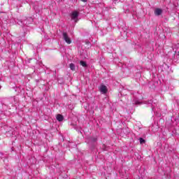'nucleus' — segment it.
<instances>
[{
    "instance_id": "nucleus-1",
    "label": "nucleus",
    "mask_w": 179,
    "mask_h": 179,
    "mask_svg": "<svg viewBox=\"0 0 179 179\" xmlns=\"http://www.w3.org/2000/svg\"><path fill=\"white\" fill-rule=\"evenodd\" d=\"M17 23L20 26H27V24H31L33 23L34 20L32 17H28L22 21L21 20H17Z\"/></svg>"
},
{
    "instance_id": "nucleus-2",
    "label": "nucleus",
    "mask_w": 179,
    "mask_h": 179,
    "mask_svg": "<svg viewBox=\"0 0 179 179\" xmlns=\"http://www.w3.org/2000/svg\"><path fill=\"white\" fill-rule=\"evenodd\" d=\"M87 143L91 148H94V146H96V143H97V137L96 136L87 137Z\"/></svg>"
},
{
    "instance_id": "nucleus-3",
    "label": "nucleus",
    "mask_w": 179,
    "mask_h": 179,
    "mask_svg": "<svg viewBox=\"0 0 179 179\" xmlns=\"http://www.w3.org/2000/svg\"><path fill=\"white\" fill-rule=\"evenodd\" d=\"M62 36H63V40H64V41L67 44H71V43H72V41L71 40V38H69V36H68V33L63 32Z\"/></svg>"
},
{
    "instance_id": "nucleus-4",
    "label": "nucleus",
    "mask_w": 179,
    "mask_h": 179,
    "mask_svg": "<svg viewBox=\"0 0 179 179\" xmlns=\"http://www.w3.org/2000/svg\"><path fill=\"white\" fill-rule=\"evenodd\" d=\"M71 20H75V22H78V17H79V13L76 10L73 11L71 15Z\"/></svg>"
},
{
    "instance_id": "nucleus-5",
    "label": "nucleus",
    "mask_w": 179,
    "mask_h": 179,
    "mask_svg": "<svg viewBox=\"0 0 179 179\" xmlns=\"http://www.w3.org/2000/svg\"><path fill=\"white\" fill-rule=\"evenodd\" d=\"M171 59H173L176 62H179V52H176L175 54H173Z\"/></svg>"
},
{
    "instance_id": "nucleus-6",
    "label": "nucleus",
    "mask_w": 179,
    "mask_h": 179,
    "mask_svg": "<svg viewBox=\"0 0 179 179\" xmlns=\"http://www.w3.org/2000/svg\"><path fill=\"white\" fill-rule=\"evenodd\" d=\"M99 91L102 94H106V93H107V87L104 85H101L99 87Z\"/></svg>"
},
{
    "instance_id": "nucleus-7",
    "label": "nucleus",
    "mask_w": 179,
    "mask_h": 179,
    "mask_svg": "<svg viewBox=\"0 0 179 179\" xmlns=\"http://www.w3.org/2000/svg\"><path fill=\"white\" fill-rule=\"evenodd\" d=\"M162 13H163V10H162L160 8H156L155 10V16H160V15H162Z\"/></svg>"
},
{
    "instance_id": "nucleus-8",
    "label": "nucleus",
    "mask_w": 179,
    "mask_h": 179,
    "mask_svg": "<svg viewBox=\"0 0 179 179\" xmlns=\"http://www.w3.org/2000/svg\"><path fill=\"white\" fill-rule=\"evenodd\" d=\"M56 119L59 122H62V121H64V116L61 114L57 115Z\"/></svg>"
},
{
    "instance_id": "nucleus-9",
    "label": "nucleus",
    "mask_w": 179,
    "mask_h": 179,
    "mask_svg": "<svg viewBox=\"0 0 179 179\" xmlns=\"http://www.w3.org/2000/svg\"><path fill=\"white\" fill-rule=\"evenodd\" d=\"M148 106H151L152 111H155V108L153 107V101L150 100L147 102Z\"/></svg>"
},
{
    "instance_id": "nucleus-10",
    "label": "nucleus",
    "mask_w": 179,
    "mask_h": 179,
    "mask_svg": "<svg viewBox=\"0 0 179 179\" xmlns=\"http://www.w3.org/2000/svg\"><path fill=\"white\" fill-rule=\"evenodd\" d=\"M80 65H81V66H83V68H87V63H86V62L85 61H80Z\"/></svg>"
},
{
    "instance_id": "nucleus-11",
    "label": "nucleus",
    "mask_w": 179,
    "mask_h": 179,
    "mask_svg": "<svg viewBox=\"0 0 179 179\" xmlns=\"http://www.w3.org/2000/svg\"><path fill=\"white\" fill-rule=\"evenodd\" d=\"M69 68H70V69L71 70V71H75V64H73V63H71L70 64H69Z\"/></svg>"
},
{
    "instance_id": "nucleus-12",
    "label": "nucleus",
    "mask_w": 179,
    "mask_h": 179,
    "mask_svg": "<svg viewBox=\"0 0 179 179\" xmlns=\"http://www.w3.org/2000/svg\"><path fill=\"white\" fill-rule=\"evenodd\" d=\"M138 141H139L141 145H143V143H146V141H145V139H143V138H139Z\"/></svg>"
},
{
    "instance_id": "nucleus-13",
    "label": "nucleus",
    "mask_w": 179,
    "mask_h": 179,
    "mask_svg": "<svg viewBox=\"0 0 179 179\" xmlns=\"http://www.w3.org/2000/svg\"><path fill=\"white\" fill-rule=\"evenodd\" d=\"M122 36H124V37H127V31H123V33H122Z\"/></svg>"
},
{
    "instance_id": "nucleus-14",
    "label": "nucleus",
    "mask_w": 179,
    "mask_h": 179,
    "mask_svg": "<svg viewBox=\"0 0 179 179\" xmlns=\"http://www.w3.org/2000/svg\"><path fill=\"white\" fill-rule=\"evenodd\" d=\"M133 104H136V105H138V104H140L139 101H135Z\"/></svg>"
},
{
    "instance_id": "nucleus-15",
    "label": "nucleus",
    "mask_w": 179,
    "mask_h": 179,
    "mask_svg": "<svg viewBox=\"0 0 179 179\" xmlns=\"http://www.w3.org/2000/svg\"><path fill=\"white\" fill-rule=\"evenodd\" d=\"M34 9H35V10L37 12H40V10H37V6H34Z\"/></svg>"
},
{
    "instance_id": "nucleus-16",
    "label": "nucleus",
    "mask_w": 179,
    "mask_h": 179,
    "mask_svg": "<svg viewBox=\"0 0 179 179\" xmlns=\"http://www.w3.org/2000/svg\"><path fill=\"white\" fill-rule=\"evenodd\" d=\"M82 2H87V0H80Z\"/></svg>"
},
{
    "instance_id": "nucleus-17",
    "label": "nucleus",
    "mask_w": 179,
    "mask_h": 179,
    "mask_svg": "<svg viewBox=\"0 0 179 179\" xmlns=\"http://www.w3.org/2000/svg\"><path fill=\"white\" fill-rule=\"evenodd\" d=\"M166 66H167V68H170L169 66H167V64H165Z\"/></svg>"
},
{
    "instance_id": "nucleus-18",
    "label": "nucleus",
    "mask_w": 179,
    "mask_h": 179,
    "mask_svg": "<svg viewBox=\"0 0 179 179\" xmlns=\"http://www.w3.org/2000/svg\"><path fill=\"white\" fill-rule=\"evenodd\" d=\"M112 1H117V0H112Z\"/></svg>"
}]
</instances>
